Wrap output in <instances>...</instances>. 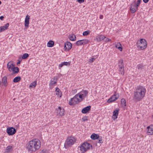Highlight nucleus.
Here are the masks:
<instances>
[{
    "instance_id": "nucleus-1",
    "label": "nucleus",
    "mask_w": 153,
    "mask_h": 153,
    "mask_svg": "<svg viewBox=\"0 0 153 153\" xmlns=\"http://www.w3.org/2000/svg\"><path fill=\"white\" fill-rule=\"evenodd\" d=\"M146 88L141 85L137 86L134 91L133 98L137 101H141L145 96Z\"/></svg>"
},
{
    "instance_id": "nucleus-2",
    "label": "nucleus",
    "mask_w": 153,
    "mask_h": 153,
    "mask_svg": "<svg viewBox=\"0 0 153 153\" xmlns=\"http://www.w3.org/2000/svg\"><path fill=\"white\" fill-rule=\"evenodd\" d=\"M41 146V142L38 139H34L28 142L27 145L26 149L28 151L34 152L39 149Z\"/></svg>"
},
{
    "instance_id": "nucleus-3",
    "label": "nucleus",
    "mask_w": 153,
    "mask_h": 153,
    "mask_svg": "<svg viewBox=\"0 0 153 153\" xmlns=\"http://www.w3.org/2000/svg\"><path fill=\"white\" fill-rule=\"evenodd\" d=\"M147 45L146 40L143 39H141L140 40H138L136 43V45L139 50H143L146 49Z\"/></svg>"
},
{
    "instance_id": "nucleus-4",
    "label": "nucleus",
    "mask_w": 153,
    "mask_h": 153,
    "mask_svg": "<svg viewBox=\"0 0 153 153\" xmlns=\"http://www.w3.org/2000/svg\"><path fill=\"white\" fill-rule=\"evenodd\" d=\"M76 142L75 139L72 137H68L66 139L64 144L65 147L67 149L71 146Z\"/></svg>"
},
{
    "instance_id": "nucleus-5",
    "label": "nucleus",
    "mask_w": 153,
    "mask_h": 153,
    "mask_svg": "<svg viewBox=\"0 0 153 153\" xmlns=\"http://www.w3.org/2000/svg\"><path fill=\"white\" fill-rule=\"evenodd\" d=\"M92 147V145L88 143H83L80 147V150L82 153L85 152L90 149V147Z\"/></svg>"
},
{
    "instance_id": "nucleus-6",
    "label": "nucleus",
    "mask_w": 153,
    "mask_h": 153,
    "mask_svg": "<svg viewBox=\"0 0 153 153\" xmlns=\"http://www.w3.org/2000/svg\"><path fill=\"white\" fill-rule=\"evenodd\" d=\"M80 102V101L78 98V94H77L74 97L70 99L69 102V104L70 105H75Z\"/></svg>"
},
{
    "instance_id": "nucleus-7",
    "label": "nucleus",
    "mask_w": 153,
    "mask_h": 153,
    "mask_svg": "<svg viewBox=\"0 0 153 153\" xmlns=\"http://www.w3.org/2000/svg\"><path fill=\"white\" fill-rule=\"evenodd\" d=\"M118 67L119 68V72H120V74L123 75H124L125 71L123 60V59H120L119 60Z\"/></svg>"
},
{
    "instance_id": "nucleus-8",
    "label": "nucleus",
    "mask_w": 153,
    "mask_h": 153,
    "mask_svg": "<svg viewBox=\"0 0 153 153\" xmlns=\"http://www.w3.org/2000/svg\"><path fill=\"white\" fill-rule=\"evenodd\" d=\"M119 97V94L116 93L115 91L114 94L108 100L107 102L108 103L114 102Z\"/></svg>"
},
{
    "instance_id": "nucleus-9",
    "label": "nucleus",
    "mask_w": 153,
    "mask_h": 153,
    "mask_svg": "<svg viewBox=\"0 0 153 153\" xmlns=\"http://www.w3.org/2000/svg\"><path fill=\"white\" fill-rule=\"evenodd\" d=\"M16 129L13 127L7 128V132L9 135H13L16 133Z\"/></svg>"
},
{
    "instance_id": "nucleus-10",
    "label": "nucleus",
    "mask_w": 153,
    "mask_h": 153,
    "mask_svg": "<svg viewBox=\"0 0 153 153\" xmlns=\"http://www.w3.org/2000/svg\"><path fill=\"white\" fill-rule=\"evenodd\" d=\"M59 78V77L56 76L52 78L51 80V82L49 83L50 86H54L56 83L57 81Z\"/></svg>"
},
{
    "instance_id": "nucleus-11",
    "label": "nucleus",
    "mask_w": 153,
    "mask_h": 153,
    "mask_svg": "<svg viewBox=\"0 0 153 153\" xmlns=\"http://www.w3.org/2000/svg\"><path fill=\"white\" fill-rule=\"evenodd\" d=\"M72 47L71 43L69 42H67L65 44L64 49L65 51H68L71 49Z\"/></svg>"
},
{
    "instance_id": "nucleus-12",
    "label": "nucleus",
    "mask_w": 153,
    "mask_h": 153,
    "mask_svg": "<svg viewBox=\"0 0 153 153\" xmlns=\"http://www.w3.org/2000/svg\"><path fill=\"white\" fill-rule=\"evenodd\" d=\"M147 134L148 135H152L153 134V125H151L147 127Z\"/></svg>"
},
{
    "instance_id": "nucleus-13",
    "label": "nucleus",
    "mask_w": 153,
    "mask_h": 153,
    "mask_svg": "<svg viewBox=\"0 0 153 153\" xmlns=\"http://www.w3.org/2000/svg\"><path fill=\"white\" fill-rule=\"evenodd\" d=\"M15 65L13 64V62H9L8 63L7 65V68L10 72L12 71V70L13 68Z\"/></svg>"
},
{
    "instance_id": "nucleus-14",
    "label": "nucleus",
    "mask_w": 153,
    "mask_h": 153,
    "mask_svg": "<svg viewBox=\"0 0 153 153\" xmlns=\"http://www.w3.org/2000/svg\"><path fill=\"white\" fill-rule=\"evenodd\" d=\"M138 7H136V5L134 4H132L130 6V10L132 13H134L138 10Z\"/></svg>"
},
{
    "instance_id": "nucleus-15",
    "label": "nucleus",
    "mask_w": 153,
    "mask_h": 153,
    "mask_svg": "<svg viewBox=\"0 0 153 153\" xmlns=\"http://www.w3.org/2000/svg\"><path fill=\"white\" fill-rule=\"evenodd\" d=\"M2 85H4L5 87H6L8 85L7 82V76H4L2 79L1 81Z\"/></svg>"
},
{
    "instance_id": "nucleus-16",
    "label": "nucleus",
    "mask_w": 153,
    "mask_h": 153,
    "mask_svg": "<svg viewBox=\"0 0 153 153\" xmlns=\"http://www.w3.org/2000/svg\"><path fill=\"white\" fill-rule=\"evenodd\" d=\"M91 106L90 105L87 106L82 109V112L83 114H85L91 110Z\"/></svg>"
},
{
    "instance_id": "nucleus-17",
    "label": "nucleus",
    "mask_w": 153,
    "mask_h": 153,
    "mask_svg": "<svg viewBox=\"0 0 153 153\" xmlns=\"http://www.w3.org/2000/svg\"><path fill=\"white\" fill-rule=\"evenodd\" d=\"M30 19V16L28 15H27L26 16L25 21V27H28L29 26V19Z\"/></svg>"
},
{
    "instance_id": "nucleus-18",
    "label": "nucleus",
    "mask_w": 153,
    "mask_h": 153,
    "mask_svg": "<svg viewBox=\"0 0 153 153\" xmlns=\"http://www.w3.org/2000/svg\"><path fill=\"white\" fill-rule=\"evenodd\" d=\"M105 38V37L102 35H98L96 37V40L97 42H100Z\"/></svg>"
},
{
    "instance_id": "nucleus-19",
    "label": "nucleus",
    "mask_w": 153,
    "mask_h": 153,
    "mask_svg": "<svg viewBox=\"0 0 153 153\" xmlns=\"http://www.w3.org/2000/svg\"><path fill=\"white\" fill-rule=\"evenodd\" d=\"M9 23H7L4 26L0 27V32L4 31L7 29L9 26Z\"/></svg>"
},
{
    "instance_id": "nucleus-20",
    "label": "nucleus",
    "mask_w": 153,
    "mask_h": 153,
    "mask_svg": "<svg viewBox=\"0 0 153 153\" xmlns=\"http://www.w3.org/2000/svg\"><path fill=\"white\" fill-rule=\"evenodd\" d=\"M58 110H57L58 111L57 113H59V115L61 116H63L64 115V109L62 108L61 107H59L58 108Z\"/></svg>"
},
{
    "instance_id": "nucleus-21",
    "label": "nucleus",
    "mask_w": 153,
    "mask_h": 153,
    "mask_svg": "<svg viewBox=\"0 0 153 153\" xmlns=\"http://www.w3.org/2000/svg\"><path fill=\"white\" fill-rule=\"evenodd\" d=\"M119 109H118L117 110H114L113 112V118L114 119H117L118 115V113Z\"/></svg>"
},
{
    "instance_id": "nucleus-22",
    "label": "nucleus",
    "mask_w": 153,
    "mask_h": 153,
    "mask_svg": "<svg viewBox=\"0 0 153 153\" xmlns=\"http://www.w3.org/2000/svg\"><path fill=\"white\" fill-rule=\"evenodd\" d=\"M99 135L98 134L95 133H93L91 135V138L93 140H95L97 139L98 138H99Z\"/></svg>"
},
{
    "instance_id": "nucleus-23",
    "label": "nucleus",
    "mask_w": 153,
    "mask_h": 153,
    "mask_svg": "<svg viewBox=\"0 0 153 153\" xmlns=\"http://www.w3.org/2000/svg\"><path fill=\"white\" fill-rule=\"evenodd\" d=\"M115 47L118 49L119 50L121 51H122V47L120 42H117L115 44Z\"/></svg>"
},
{
    "instance_id": "nucleus-24",
    "label": "nucleus",
    "mask_w": 153,
    "mask_h": 153,
    "mask_svg": "<svg viewBox=\"0 0 153 153\" xmlns=\"http://www.w3.org/2000/svg\"><path fill=\"white\" fill-rule=\"evenodd\" d=\"M121 105L122 107H125L126 106V101L125 99L122 98L121 100Z\"/></svg>"
},
{
    "instance_id": "nucleus-25",
    "label": "nucleus",
    "mask_w": 153,
    "mask_h": 153,
    "mask_svg": "<svg viewBox=\"0 0 153 153\" xmlns=\"http://www.w3.org/2000/svg\"><path fill=\"white\" fill-rule=\"evenodd\" d=\"M70 63L69 62H62L61 64H60L59 65V67L60 68L62 67L63 65H69Z\"/></svg>"
},
{
    "instance_id": "nucleus-26",
    "label": "nucleus",
    "mask_w": 153,
    "mask_h": 153,
    "mask_svg": "<svg viewBox=\"0 0 153 153\" xmlns=\"http://www.w3.org/2000/svg\"><path fill=\"white\" fill-rule=\"evenodd\" d=\"M69 39L71 41H74L76 40V37L74 34L70 35L69 36Z\"/></svg>"
},
{
    "instance_id": "nucleus-27",
    "label": "nucleus",
    "mask_w": 153,
    "mask_h": 153,
    "mask_svg": "<svg viewBox=\"0 0 153 153\" xmlns=\"http://www.w3.org/2000/svg\"><path fill=\"white\" fill-rule=\"evenodd\" d=\"M56 94L58 96H59L60 97H61L62 96V93L58 88L56 87Z\"/></svg>"
},
{
    "instance_id": "nucleus-28",
    "label": "nucleus",
    "mask_w": 153,
    "mask_h": 153,
    "mask_svg": "<svg viewBox=\"0 0 153 153\" xmlns=\"http://www.w3.org/2000/svg\"><path fill=\"white\" fill-rule=\"evenodd\" d=\"M19 71V68L18 67H14L13 68L12 70V71H13V74H15L18 73Z\"/></svg>"
},
{
    "instance_id": "nucleus-29",
    "label": "nucleus",
    "mask_w": 153,
    "mask_h": 153,
    "mask_svg": "<svg viewBox=\"0 0 153 153\" xmlns=\"http://www.w3.org/2000/svg\"><path fill=\"white\" fill-rule=\"evenodd\" d=\"M36 85V81H35L33 82H32L30 84V85H29V88H35Z\"/></svg>"
},
{
    "instance_id": "nucleus-30",
    "label": "nucleus",
    "mask_w": 153,
    "mask_h": 153,
    "mask_svg": "<svg viewBox=\"0 0 153 153\" xmlns=\"http://www.w3.org/2000/svg\"><path fill=\"white\" fill-rule=\"evenodd\" d=\"M145 66V65H143L142 64H139L137 66L138 69L140 70L144 69Z\"/></svg>"
},
{
    "instance_id": "nucleus-31",
    "label": "nucleus",
    "mask_w": 153,
    "mask_h": 153,
    "mask_svg": "<svg viewBox=\"0 0 153 153\" xmlns=\"http://www.w3.org/2000/svg\"><path fill=\"white\" fill-rule=\"evenodd\" d=\"M81 92L82 93V94L83 95V97L85 98L88 95V92L87 91L83 90Z\"/></svg>"
},
{
    "instance_id": "nucleus-32",
    "label": "nucleus",
    "mask_w": 153,
    "mask_h": 153,
    "mask_svg": "<svg viewBox=\"0 0 153 153\" xmlns=\"http://www.w3.org/2000/svg\"><path fill=\"white\" fill-rule=\"evenodd\" d=\"M54 45V42L53 41H50L47 44V46L48 47H51L53 46Z\"/></svg>"
},
{
    "instance_id": "nucleus-33",
    "label": "nucleus",
    "mask_w": 153,
    "mask_h": 153,
    "mask_svg": "<svg viewBox=\"0 0 153 153\" xmlns=\"http://www.w3.org/2000/svg\"><path fill=\"white\" fill-rule=\"evenodd\" d=\"M21 77L19 76H17L15 77L13 80V82H17L20 81Z\"/></svg>"
},
{
    "instance_id": "nucleus-34",
    "label": "nucleus",
    "mask_w": 153,
    "mask_h": 153,
    "mask_svg": "<svg viewBox=\"0 0 153 153\" xmlns=\"http://www.w3.org/2000/svg\"><path fill=\"white\" fill-rule=\"evenodd\" d=\"M82 40L77 41L76 42V45L77 46H79L83 45L82 42Z\"/></svg>"
},
{
    "instance_id": "nucleus-35",
    "label": "nucleus",
    "mask_w": 153,
    "mask_h": 153,
    "mask_svg": "<svg viewBox=\"0 0 153 153\" xmlns=\"http://www.w3.org/2000/svg\"><path fill=\"white\" fill-rule=\"evenodd\" d=\"M29 56V55L28 53H25L23 55L22 58L23 59H26Z\"/></svg>"
},
{
    "instance_id": "nucleus-36",
    "label": "nucleus",
    "mask_w": 153,
    "mask_h": 153,
    "mask_svg": "<svg viewBox=\"0 0 153 153\" xmlns=\"http://www.w3.org/2000/svg\"><path fill=\"white\" fill-rule=\"evenodd\" d=\"M12 147L11 146H8L6 150H7V152H10L11 150H12Z\"/></svg>"
},
{
    "instance_id": "nucleus-37",
    "label": "nucleus",
    "mask_w": 153,
    "mask_h": 153,
    "mask_svg": "<svg viewBox=\"0 0 153 153\" xmlns=\"http://www.w3.org/2000/svg\"><path fill=\"white\" fill-rule=\"evenodd\" d=\"M82 40V42L83 45L88 44L90 42L89 40L87 39H83Z\"/></svg>"
},
{
    "instance_id": "nucleus-38",
    "label": "nucleus",
    "mask_w": 153,
    "mask_h": 153,
    "mask_svg": "<svg viewBox=\"0 0 153 153\" xmlns=\"http://www.w3.org/2000/svg\"><path fill=\"white\" fill-rule=\"evenodd\" d=\"M90 32V31L89 30H87L84 32L82 34L84 36H87L89 34Z\"/></svg>"
},
{
    "instance_id": "nucleus-39",
    "label": "nucleus",
    "mask_w": 153,
    "mask_h": 153,
    "mask_svg": "<svg viewBox=\"0 0 153 153\" xmlns=\"http://www.w3.org/2000/svg\"><path fill=\"white\" fill-rule=\"evenodd\" d=\"M98 140L97 141V143H102V137H99V138H98Z\"/></svg>"
},
{
    "instance_id": "nucleus-40",
    "label": "nucleus",
    "mask_w": 153,
    "mask_h": 153,
    "mask_svg": "<svg viewBox=\"0 0 153 153\" xmlns=\"http://www.w3.org/2000/svg\"><path fill=\"white\" fill-rule=\"evenodd\" d=\"M39 153H49V152L47 149H43Z\"/></svg>"
},
{
    "instance_id": "nucleus-41",
    "label": "nucleus",
    "mask_w": 153,
    "mask_h": 153,
    "mask_svg": "<svg viewBox=\"0 0 153 153\" xmlns=\"http://www.w3.org/2000/svg\"><path fill=\"white\" fill-rule=\"evenodd\" d=\"M140 2L141 0H138L137 1V3H134V4L136 5V7H138V6L140 5Z\"/></svg>"
},
{
    "instance_id": "nucleus-42",
    "label": "nucleus",
    "mask_w": 153,
    "mask_h": 153,
    "mask_svg": "<svg viewBox=\"0 0 153 153\" xmlns=\"http://www.w3.org/2000/svg\"><path fill=\"white\" fill-rule=\"evenodd\" d=\"M83 95L82 94V93L81 92L79 94H78V97L81 99L84 98L83 97Z\"/></svg>"
},
{
    "instance_id": "nucleus-43",
    "label": "nucleus",
    "mask_w": 153,
    "mask_h": 153,
    "mask_svg": "<svg viewBox=\"0 0 153 153\" xmlns=\"http://www.w3.org/2000/svg\"><path fill=\"white\" fill-rule=\"evenodd\" d=\"M105 42H110L111 41V40L110 39H109L108 38H106L105 37Z\"/></svg>"
},
{
    "instance_id": "nucleus-44",
    "label": "nucleus",
    "mask_w": 153,
    "mask_h": 153,
    "mask_svg": "<svg viewBox=\"0 0 153 153\" xmlns=\"http://www.w3.org/2000/svg\"><path fill=\"white\" fill-rule=\"evenodd\" d=\"M95 60V59L94 58H92L91 59H90V63H92Z\"/></svg>"
},
{
    "instance_id": "nucleus-45",
    "label": "nucleus",
    "mask_w": 153,
    "mask_h": 153,
    "mask_svg": "<svg viewBox=\"0 0 153 153\" xmlns=\"http://www.w3.org/2000/svg\"><path fill=\"white\" fill-rule=\"evenodd\" d=\"M82 120L83 121H87V120H88V119L87 118V117H84L83 118H82Z\"/></svg>"
},
{
    "instance_id": "nucleus-46",
    "label": "nucleus",
    "mask_w": 153,
    "mask_h": 153,
    "mask_svg": "<svg viewBox=\"0 0 153 153\" xmlns=\"http://www.w3.org/2000/svg\"><path fill=\"white\" fill-rule=\"evenodd\" d=\"M85 0H77V1L79 3H82Z\"/></svg>"
},
{
    "instance_id": "nucleus-47",
    "label": "nucleus",
    "mask_w": 153,
    "mask_h": 153,
    "mask_svg": "<svg viewBox=\"0 0 153 153\" xmlns=\"http://www.w3.org/2000/svg\"><path fill=\"white\" fill-rule=\"evenodd\" d=\"M143 1L144 2L146 3H147L149 1V0H143Z\"/></svg>"
},
{
    "instance_id": "nucleus-48",
    "label": "nucleus",
    "mask_w": 153,
    "mask_h": 153,
    "mask_svg": "<svg viewBox=\"0 0 153 153\" xmlns=\"http://www.w3.org/2000/svg\"><path fill=\"white\" fill-rule=\"evenodd\" d=\"M4 18V17L3 16H0V19L1 20H3Z\"/></svg>"
},
{
    "instance_id": "nucleus-49",
    "label": "nucleus",
    "mask_w": 153,
    "mask_h": 153,
    "mask_svg": "<svg viewBox=\"0 0 153 153\" xmlns=\"http://www.w3.org/2000/svg\"><path fill=\"white\" fill-rule=\"evenodd\" d=\"M100 18L101 19H102L103 18V16L102 15H101L100 16Z\"/></svg>"
},
{
    "instance_id": "nucleus-50",
    "label": "nucleus",
    "mask_w": 153,
    "mask_h": 153,
    "mask_svg": "<svg viewBox=\"0 0 153 153\" xmlns=\"http://www.w3.org/2000/svg\"><path fill=\"white\" fill-rule=\"evenodd\" d=\"M21 61L19 60V61L17 62V64L18 65V64H20L21 63Z\"/></svg>"
},
{
    "instance_id": "nucleus-51",
    "label": "nucleus",
    "mask_w": 153,
    "mask_h": 153,
    "mask_svg": "<svg viewBox=\"0 0 153 153\" xmlns=\"http://www.w3.org/2000/svg\"><path fill=\"white\" fill-rule=\"evenodd\" d=\"M1 81H0V85H1ZM0 87H1V85H0Z\"/></svg>"
},
{
    "instance_id": "nucleus-52",
    "label": "nucleus",
    "mask_w": 153,
    "mask_h": 153,
    "mask_svg": "<svg viewBox=\"0 0 153 153\" xmlns=\"http://www.w3.org/2000/svg\"><path fill=\"white\" fill-rule=\"evenodd\" d=\"M74 91L76 92V89H75V90H74Z\"/></svg>"
},
{
    "instance_id": "nucleus-53",
    "label": "nucleus",
    "mask_w": 153,
    "mask_h": 153,
    "mask_svg": "<svg viewBox=\"0 0 153 153\" xmlns=\"http://www.w3.org/2000/svg\"><path fill=\"white\" fill-rule=\"evenodd\" d=\"M1 4V1H0V4Z\"/></svg>"
},
{
    "instance_id": "nucleus-54",
    "label": "nucleus",
    "mask_w": 153,
    "mask_h": 153,
    "mask_svg": "<svg viewBox=\"0 0 153 153\" xmlns=\"http://www.w3.org/2000/svg\"><path fill=\"white\" fill-rule=\"evenodd\" d=\"M52 86H52V88H53V87H52Z\"/></svg>"
}]
</instances>
